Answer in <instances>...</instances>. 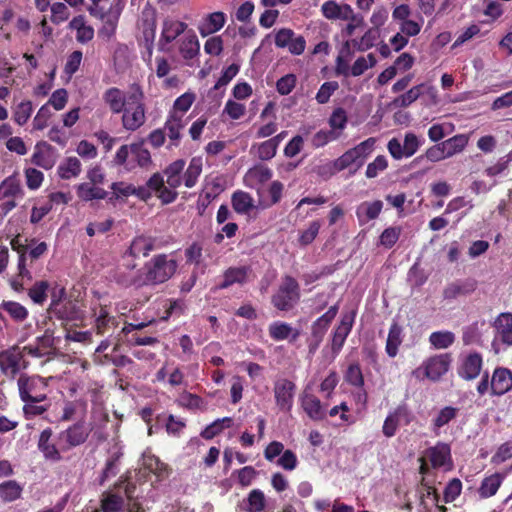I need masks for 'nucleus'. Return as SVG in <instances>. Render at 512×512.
I'll list each match as a JSON object with an SVG mask.
<instances>
[{"label":"nucleus","mask_w":512,"mask_h":512,"mask_svg":"<svg viewBox=\"0 0 512 512\" xmlns=\"http://www.w3.org/2000/svg\"><path fill=\"white\" fill-rule=\"evenodd\" d=\"M420 473L426 474L429 470L428 463L434 469L451 470L453 461L451 448L447 443L438 442L436 445L426 449L425 454L420 459Z\"/></svg>","instance_id":"obj_4"},{"label":"nucleus","mask_w":512,"mask_h":512,"mask_svg":"<svg viewBox=\"0 0 512 512\" xmlns=\"http://www.w3.org/2000/svg\"><path fill=\"white\" fill-rule=\"evenodd\" d=\"M102 99L113 114H119L127 105L128 92L124 93L119 88L111 87L103 93Z\"/></svg>","instance_id":"obj_20"},{"label":"nucleus","mask_w":512,"mask_h":512,"mask_svg":"<svg viewBox=\"0 0 512 512\" xmlns=\"http://www.w3.org/2000/svg\"><path fill=\"white\" fill-rule=\"evenodd\" d=\"M176 269V260L165 254L156 255L144 266L143 283L147 285L164 283L174 275Z\"/></svg>","instance_id":"obj_2"},{"label":"nucleus","mask_w":512,"mask_h":512,"mask_svg":"<svg viewBox=\"0 0 512 512\" xmlns=\"http://www.w3.org/2000/svg\"><path fill=\"white\" fill-rule=\"evenodd\" d=\"M458 409L452 406H446L440 409L432 420V430L439 434V430L456 418Z\"/></svg>","instance_id":"obj_42"},{"label":"nucleus","mask_w":512,"mask_h":512,"mask_svg":"<svg viewBox=\"0 0 512 512\" xmlns=\"http://www.w3.org/2000/svg\"><path fill=\"white\" fill-rule=\"evenodd\" d=\"M179 52L185 60H192L200 53V42L195 33H187L181 40Z\"/></svg>","instance_id":"obj_33"},{"label":"nucleus","mask_w":512,"mask_h":512,"mask_svg":"<svg viewBox=\"0 0 512 512\" xmlns=\"http://www.w3.org/2000/svg\"><path fill=\"white\" fill-rule=\"evenodd\" d=\"M22 196L20 180L12 175L0 183V200H16Z\"/></svg>","instance_id":"obj_30"},{"label":"nucleus","mask_w":512,"mask_h":512,"mask_svg":"<svg viewBox=\"0 0 512 512\" xmlns=\"http://www.w3.org/2000/svg\"><path fill=\"white\" fill-rule=\"evenodd\" d=\"M89 434V430L83 424H75L69 429L63 431L59 435V441L64 442L63 449L77 446L85 442Z\"/></svg>","instance_id":"obj_19"},{"label":"nucleus","mask_w":512,"mask_h":512,"mask_svg":"<svg viewBox=\"0 0 512 512\" xmlns=\"http://www.w3.org/2000/svg\"><path fill=\"white\" fill-rule=\"evenodd\" d=\"M347 121L348 118L345 110L342 108L335 109L329 118L330 130L337 131L341 135L347 125Z\"/></svg>","instance_id":"obj_57"},{"label":"nucleus","mask_w":512,"mask_h":512,"mask_svg":"<svg viewBox=\"0 0 512 512\" xmlns=\"http://www.w3.org/2000/svg\"><path fill=\"white\" fill-rule=\"evenodd\" d=\"M250 276V268L247 266L231 267L223 274V281L218 284V289H226L233 284H244Z\"/></svg>","instance_id":"obj_22"},{"label":"nucleus","mask_w":512,"mask_h":512,"mask_svg":"<svg viewBox=\"0 0 512 512\" xmlns=\"http://www.w3.org/2000/svg\"><path fill=\"white\" fill-rule=\"evenodd\" d=\"M69 28L76 31V40L79 43H87L94 37V29L87 24L82 15L74 17L69 23Z\"/></svg>","instance_id":"obj_29"},{"label":"nucleus","mask_w":512,"mask_h":512,"mask_svg":"<svg viewBox=\"0 0 512 512\" xmlns=\"http://www.w3.org/2000/svg\"><path fill=\"white\" fill-rule=\"evenodd\" d=\"M232 207L238 214L247 215L255 208L252 196L244 191L238 190L232 194Z\"/></svg>","instance_id":"obj_37"},{"label":"nucleus","mask_w":512,"mask_h":512,"mask_svg":"<svg viewBox=\"0 0 512 512\" xmlns=\"http://www.w3.org/2000/svg\"><path fill=\"white\" fill-rule=\"evenodd\" d=\"M503 479L504 476L500 473H494L490 476L485 477L478 490L480 496L483 498H488L495 495Z\"/></svg>","instance_id":"obj_40"},{"label":"nucleus","mask_w":512,"mask_h":512,"mask_svg":"<svg viewBox=\"0 0 512 512\" xmlns=\"http://www.w3.org/2000/svg\"><path fill=\"white\" fill-rule=\"evenodd\" d=\"M51 436L52 430L50 428L43 430L39 437L38 448L46 459L58 461L60 459V453L56 446L51 443Z\"/></svg>","instance_id":"obj_35"},{"label":"nucleus","mask_w":512,"mask_h":512,"mask_svg":"<svg viewBox=\"0 0 512 512\" xmlns=\"http://www.w3.org/2000/svg\"><path fill=\"white\" fill-rule=\"evenodd\" d=\"M22 486L14 480L5 481L0 484V498L5 502H12L20 498Z\"/></svg>","instance_id":"obj_44"},{"label":"nucleus","mask_w":512,"mask_h":512,"mask_svg":"<svg viewBox=\"0 0 512 512\" xmlns=\"http://www.w3.org/2000/svg\"><path fill=\"white\" fill-rule=\"evenodd\" d=\"M31 161L33 164L43 169H51L54 166L55 161L53 159L50 146L46 143H37L31 157Z\"/></svg>","instance_id":"obj_27"},{"label":"nucleus","mask_w":512,"mask_h":512,"mask_svg":"<svg viewBox=\"0 0 512 512\" xmlns=\"http://www.w3.org/2000/svg\"><path fill=\"white\" fill-rule=\"evenodd\" d=\"M203 160L201 157H193L183 175L184 185L192 188L196 185L199 176L202 173Z\"/></svg>","instance_id":"obj_39"},{"label":"nucleus","mask_w":512,"mask_h":512,"mask_svg":"<svg viewBox=\"0 0 512 512\" xmlns=\"http://www.w3.org/2000/svg\"><path fill=\"white\" fill-rule=\"evenodd\" d=\"M321 11L324 17L330 20H356V14L349 4H338L332 0L326 1L322 4Z\"/></svg>","instance_id":"obj_13"},{"label":"nucleus","mask_w":512,"mask_h":512,"mask_svg":"<svg viewBox=\"0 0 512 512\" xmlns=\"http://www.w3.org/2000/svg\"><path fill=\"white\" fill-rule=\"evenodd\" d=\"M154 250V239L148 236L135 237L127 251L125 257L139 258L146 257L151 251Z\"/></svg>","instance_id":"obj_21"},{"label":"nucleus","mask_w":512,"mask_h":512,"mask_svg":"<svg viewBox=\"0 0 512 512\" xmlns=\"http://www.w3.org/2000/svg\"><path fill=\"white\" fill-rule=\"evenodd\" d=\"M374 145L375 139L369 138L354 148L349 149L330 164L331 173L333 174L347 168H352L351 173H355L372 152Z\"/></svg>","instance_id":"obj_3"},{"label":"nucleus","mask_w":512,"mask_h":512,"mask_svg":"<svg viewBox=\"0 0 512 512\" xmlns=\"http://www.w3.org/2000/svg\"><path fill=\"white\" fill-rule=\"evenodd\" d=\"M186 120L185 116L175 113L173 111L169 112V116L165 123V130L168 133V136L171 140H178L180 138V132L185 127Z\"/></svg>","instance_id":"obj_38"},{"label":"nucleus","mask_w":512,"mask_h":512,"mask_svg":"<svg viewBox=\"0 0 512 512\" xmlns=\"http://www.w3.org/2000/svg\"><path fill=\"white\" fill-rule=\"evenodd\" d=\"M196 100L195 93L188 91L180 95L173 103L171 111L184 115L191 108L192 104Z\"/></svg>","instance_id":"obj_50"},{"label":"nucleus","mask_w":512,"mask_h":512,"mask_svg":"<svg viewBox=\"0 0 512 512\" xmlns=\"http://www.w3.org/2000/svg\"><path fill=\"white\" fill-rule=\"evenodd\" d=\"M320 228L321 223L319 220L310 222L306 229L299 232V244L302 246L311 244L317 237Z\"/></svg>","instance_id":"obj_53"},{"label":"nucleus","mask_w":512,"mask_h":512,"mask_svg":"<svg viewBox=\"0 0 512 512\" xmlns=\"http://www.w3.org/2000/svg\"><path fill=\"white\" fill-rule=\"evenodd\" d=\"M75 188L78 198L83 201L101 200L107 196L103 188L90 182L80 183Z\"/></svg>","instance_id":"obj_31"},{"label":"nucleus","mask_w":512,"mask_h":512,"mask_svg":"<svg viewBox=\"0 0 512 512\" xmlns=\"http://www.w3.org/2000/svg\"><path fill=\"white\" fill-rule=\"evenodd\" d=\"M2 308L16 321H23L28 316L27 309L18 302H4Z\"/></svg>","instance_id":"obj_59"},{"label":"nucleus","mask_w":512,"mask_h":512,"mask_svg":"<svg viewBox=\"0 0 512 512\" xmlns=\"http://www.w3.org/2000/svg\"><path fill=\"white\" fill-rule=\"evenodd\" d=\"M376 63L377 59L372 53L357 58L351 66V76L358 77L362 75L365 71L374 67Z\"/></svg>","instance_id":"obj_47"},{"label":"nucleus","mask_w":512,"mask_h":512,"mask_svg":"<svg viewBox=\"0 0 512 512\" xmlns=\"http://www.w3.org/2000/svg\"><path fill=\"white\" fill-rule=\"evenodd\" d=\"M401 333L402 330L398 324L391 325L385 348L390 357H395L398 353V348L402 342Z\"/></svg>","instance_id":"obj_45"},{"label":"nucleus","mask_w":512,"mask_h":512,"mask_svg":"<svg viewBox=\"0 0 512 512\" xmlns=\"http://www.w3.org/2000/svg\"><path fill=\"white\" fill-rule=\"evenodd\" d=\"M122 113V126L127 131H136L146 121V109L144 104V92L137 83L130 85L128 89V102Z\"/></svg>","instance_id":"obj_1"},{"label":"nucleus","mask_w":512,"mask_h":512,"mask_svg":"<svg viewBox=\"0 0 512 512\" xmlns=\"http://www.w3.org/2000/svg\"><path fill=\"white\" fill-rule=\"evenodd\" d=\"M186 28L187 24L182 21L169 17L165 18L162 24L160 41L171 43L181 35Z\"/></svg>","instance_id":"obj_24"},{"label":"nucleus","mask_w":512,"mask_h":512,"mask_svg":"<svg viewBox=\"0 0 512 512\" xmlns=\"http://www.w3.org/2000/svg\"><path fill=\"white\" fill-rule=\"evenodd\" d=\"M247 502L250 512H261L265 508V495L261 490L254 489L249 493Z\"/></svg>","instance_id":"obj_61"},{"label":"nucleus","mask_w":512,"mask_h":512,"mask_svg":"<svg viewBox=\"0 0 512 512\" xmlns=\"http://www.w3.org/2000/svg\"><path fill=\"white\" fill-rule=\"evenodd\" d=\"M122 506V497L109 494L102 500L101 511L96 510L95 512H120Z\"/></svg>","instance_id":"obj_64"},{"label":"nucleus","mask_w":512,"mask_h":512,"mask_svg":"<svg viewBox=\"0 0 512 512\" xmlns=\"http://www.w3.org/2000/svg\"><path fill=\"white\" fill-rule=\"evenodd\" d=\"M401 234V227L393 226L386 228L379 237V244L385 248H391L398 241Z\"/></svg>","instance_id":"obj_58"},{"label":"nucleus","mask_w":512,"mask_h":512,"mask_svg":"<svg viewBox=\"0 0 512 512\" xmlns=\"http://www.w3.org/2000/svg\"><path fill=\"white\" fill-rule=\"evenodd\" d=\"M423 140L419 139L414 133H406L403 143L397 138H392L387 145L388 151L394 159L409 158L413 156Z\"/></svg>","instance_id":"obj_9"},{"label":"nucleus","mask_w":512,"mask_h":512,"mask_svg":"<svg viewBox=\"0 0 512 512\" xmlns=\"http://www.w3.org/2000/svg\"><path fill=\"white\" fill-rule=\"evenodd\" d=\"M48 380L40 376L21 375L18 379L19 394L24 402L39 403L47 397Z\"/></svg>","instance_id":"obj_5"},{"label":"nucleus","mask_w":512,"mask_h":512,"mask_svg":"<svg viewBox=\"0 0 512 512\" xmlns=\"http://www.w3.org/2000/svg\"><path fill=\"white\" fill-rule=\"evenodd\" d=\"M121 10L122 7L120 5V2H117L111 6V8L106 14L101 16L104 24L100 31V34L106 36L107 38H110L114 34L117 27L119 16L121 14Z\"/></svg>","instance_id":"obj_32"},{"label":"nucleus","mask_w":512,"mask_h":512,"mask_svg":"<svg viewBox=\"0 0 512 512\" xmlns=\"http://www.w3.org/2000/svg\"><path fill=\"white\" fill-rule=\"evenodd\" d=\"M421 88H422L421 84L413 86L405 93L396 97L391 102V105L396 108H405V107L410 106L412 103H414L416 100H418L422 96Z\"/></svg>","instance_id":"obj_43"},{"label":"nucleus","mask_w":512,"mask_h":512,"mask_svg":"<svg viewBox=\"0 0 512 512\" xmlns=\"http://www.w3.org/2000/svg\"><path fill=\"white\" fill-rule=\"evenodd\" d=\"M68 101V93L65 89H57L50 96L48 102L45 105L53 107L56 111L64 109Z\"/></svg>","instance_id":"obj_63"},{"label":"nucleus","mask_w":512,"mask_h":512,"mask_svg":"<svg viewBox=\"0 0 512 512\" xmlns=\"http://www.w3.org/2000/svg\"><path fill=\"white\" fill-rule=\"evenodd\" d=\"M300 299L298 282L291 276H285L277 292L272 297L273 305L281 311L292 309Z\"/></svg>","instance_id":"obj_7"},{"label":"nucleus","mask_w":512,"mask_h":512,"mask_svg":"<svg viewBox=\"0 0 512 512\" xmlns=\"http://www.w3.org/2000/svg\"><path fill=\"white\" fill-rule=\"evenodd\" d=\"M469 137L466 134L455 135L442 142L448 158L461 153L467 146Z\"/></svg>","instance_id":"obj_41"},{"label":"nucleus","mask_w":512,"mask_h":512,"mask_svg":"<svg viewBox=\"0 0 512 512\" xmlns=\"http://www.w3.org/2000/svg\"><path fill=\"white\" fill-rule=\"evenodd\" d=\"M185 167V161L182 159L172 162L165 170L166 182L170 188L176 189L181 186L183 181L182 172Z\"/></svg>","instance_id":"obj_36"},{"label":"nucleus","mask_w":512,"mask_h":512,"mask_svg":"<svg viewBox=\"0 0 512 512\" xmlns=\"http://www.w3.org/2000/svg\"><path fill=\"white\" fill-rule=\"evenodd\" d=\"M82 171V164L77 157L65 158L57 167V174L61 179L70 180L77 178Z\"/></svg>","instance_id":"obj_28"},{"label":"nucleus","mask_w":512,"mask_h":512,"mask_svg":"<svg viewBox=\"0 0 512 512\" xmlns=\"http://www.w3.org/2000/svg\"><path fill=\"white\" fill-rule=\"evenodd\" d=\"M295 384L287 379H280L275 382L274 396L280 410L289 412L293 406Z\"/></svg>","instance_id":"obj_11"},{"label":"nucleus","mask_w":512,"mask_h":512,"mask_svg":"<svg viewBox=\"0 0 512 512\" xmlns=\"http://www.w3.org/2000/svg\"><path fill=\"white\" fill-rule=\"evenodd\" d=\"M226 23V15L217 11L207 14L198 24V31L202 37H207L220 31Z\"/></svg>","instance_id":"obj_18"},{"label":"nucleus","mask_w":512,"mask_h":512,"mask_svg":"<svg viewBox=\"0 0 512 512\" xmlns=\"http://www.w3.org/2000/svg\"><path fill=\"white\" fill-rule=\"evenodd\" d=\"M50 284L47 281H37L29 289L28 295L36 304H43L47 299Z\"/></svg>","instance_id":"obj_52"},{"label":"nucleus","mask_w":512,"mask_h":512,"mask_svg":"<svg viewBox=\"0 0 512 512\" xmlns=\"http://www.w3.org/2000/svg\"><path fill=\"white\" fill-rule=\"evenodd\" d=\"M455 130V125L451 122L433 124L428 130V137L433 142H438L445 136L450 135Z\"/></svg>","instance_id":"obj_49"},{"label":"nucleus","mask_w":512,"mask_h":512,"mask_svg":"<svg viewBox=\"0 0 512 512\" xmlns=\"http://www.w3.org/2000/svg\"><path fill=\"white\" fill-rule=\"evenodd\" d=\"M482 366L483 359L481 354L472 352L462 359L458 374L465 380H473L479 376Z\"/></svg>","instance_id":"obj_16"},{"label":"nucleus","mask_w":512,"mask_h":512,"mask_svg":"<svg viewBox=\"0 0 512 512\" xmlns=\"http://www.w3.org/2000/svg\"><path fill=\"white\" fill-rule=\"evenodd\" d=\"M26 366L23 352L19 347L0 352V370L6 376L14 378Z\"/></svg>","instance_id":"obj_10"},{"label":"nucleus","mask_w":512,"mask_h":512,"mask_svg":"<svg viewBox=\"0 0 512 512\" xmlns=\"http://www.w3.org/2000/svg\"><path fill=\"white\" fill-rule=\"evenodd\" d=\"M451 357L448 354H440L426 359L412 375L419 380L427 378L431 381L439 380L449 370Z\"/></svg>","instance_id":"obj_6"},{"label":"nucleus","mask_w":512,"mask_h":512,"mask_svg":"<svg viewBox=\"0 0 512 512\" xmlns=\"http://www.w3.org/2000/svg\"><path fill=\"white\" fill-rule=\"evenodd\" d=\"M455 341L454 333L450 331H436L429 336V342L435 349H446Z\"/></svg>","instance_id":"obj_46"},{"label":"nucleus","mask_w":512,"mask_h":512,"mask_svg":"<svg viewBox=\"0 0 512 512\" xmlns=\"http://www.w3.org/2000/svg\"><path fill=\"white\" fill-rule=\"evenodd\" d=\"M277 149L276 142L271 139L251 147V151H254L255 155L261 160L272 159L276 155Z\"/></svg>","instance_id":"obj_48"},{"label":"nucleus","mask_w":512,"mask_h":512,"mask_svg":"<svg viewBox=\"0 0 512 512\" xmlns=\"http://www.w3.org/2000/svg\"><path fill=\"white\" fill-rule=\"evenodd\" d=\"M376 37L372 30H367L362 37L359 39H352L351 41H347L345 43V47L347 50L349 46L352 45L358 51H366L374 46Z\"/></svg>","instance_id":"obj_51"},{"label":"nucleus","mask_w":512,"mask_h":512,"mask_svg":"<svg viewBox=\"0 0 512 512\" xmlns=\"http://www.w3.org/2000/svg\"><path fill=\"white\" fill-rule=\"evenodd\" d=\"M52 117L51 108L48 105H43L35 115L32 125L35 130H43L47 127L49 119Z\"/></svg>","instance_id":"obj_62"},{"label":"nucleus","mask_w":512,"mask_h":512,"mask_svg":"<svg viewBox=\"0 0 512 512\" xmlns=\"http://www.w3.org/2000/svg\"><path fill=\"white\" fill-rule=\"evenodd\" d=\"M269 335L275 341H294L299 337L300 332L288 323L277 321L270 324Z\"/></svg>","instance_id":"obj_25"},{"label":"nucleus","mask_w":512,"mask_h":512,"mask_svg":"<svg viewBox=\"0 0 512 512\" xmlns=\"http://www.w3.org/2000/svg\"><path fill=\"white\" fill-rule=\"evenodd\" d=\"M419 506L421 512H430L433 508L439 512H445L446 508L438 504L439 497L431 486H423L419 490Z\"/></svg>","instance_id":"obj_23"},{"label":"nucleus","mask_w":512,"mask_h":512,"mask_svg":"<svg viewBox=\"0 0 512 512\" xmlns=\"http://www.w3.org/2000/svg\"><path fill=\"white\" fill-rule=\"evenodd\" d=\"M399 419L400 409H396L387 415L382 427V432L386 437L391 438L396 434L399 425Z\"/></svg>","instance_id":"obj_56"},{"label":"nucleus","mask_w":512,"mask_h":512,"mask_svg":"<svg viewBox=\"0 0 512 512\" xmlns=\"http://www.w3.org/2000/svg\"><path fill=\"white\" fill-rule=\"evenodd\" d=\"M338 312V307L336 305L331 306L328 311L323 314L321 317H319L313 324L311 328V333L313 338L315 339V344L310 347V351L314 352L321 341L323 340V337L332 322V320L335 318Z\"/></svg>","instance_id":"obj_14"},{"label":"nucleus","mask_w":512,"mask_h":512,"mask_svg":"<svg viewBox=\"0 0 512 512\" xmlns=\"http://www.w3.org/2000/svg\"><path fill=\"white\" fill-rule=\"evenodd\" d=\"M33 112L32 102L29 100L22 101L19 103L14 112V121L19 125L23 126L27 123Z\"/></svg>","instance_id":"obj_54"},{"label":"nucleus","mask_w":512,"mask_h":512,"mask_svg":"<svg viewBox=\"0 0 512 512\" xmlns=\"http://www.w3.org/2000/svg\"><path fill=\"white\" fill-rule=\"evenodd\" d=\"M494 329V339L492 348L495 353L500 352V344L512 346V313H500L492 322Z\"/></svg>","instance_id":"obj_8"},{"label":"nucleus","mask_w":512,"mask_h":512,"mask_svg":"<svg viewBox=\"0 0 512 512\" xmlns=\"http://www.w3.org/2000/svg\"><path fill=\"white\" fill-rule=\"evenodd\" d=\"M301 406L313 420H322L325 417V411L321 402L314 395L305 393L301 398Z\"/></svg>","instance_id":"obj_34"},{"label":"nucleus","mask_w":512,"mask_h":512,"mask_svg":"<svg viewBox=\"0 0 512 512\" xmlns=\"http://www.w3.org/2000/svg\"><path fill=\"white\" fill-rule=\"evenodd\" d=\"M354 318L355 314L353 312L346 313L342 316L339 325L336 327L332 338V350L335 355L338 354L343 347L353 327Z\"/></svg>","instance_id":"obj_17"},{"label":"nucleus","mask_w":512,"mask_h":512,"mask_svg":"<svg viewBox=\"0 0 512 512\" xmlns=\"http://www.w3.org/2000/svg\"><path fill=\"white\" fill-rule=\"evenodd\" d=\"M383 203L380 200L372 202H363L356 209V215L360 224H365L371 220L376 219L381 213Z\"/></svg>","instance_id":"obj_26"},{"label":"nucleus","mask_w":512,"mask_h":512,"mask_svg":"<svg viewBox=\"0 0 512 512\" xmlns=\"http://www.w3.org/2000/svg\"><path fill=\"white\" fill-rule=\"evenodd\" d=\"M273 176L270 168L264 165H256L250 168L244 175L243 181L246 187L255 189L259 196L264 184H266Z\"/></svg>","instance_id":"obj_12"},{"label":"nucleus","mask_w":512,"mask_h":512,"mask_svg":"<svg viewBox=\"0 0 512 512\" xmlns=\"http://www.w3.org/2000/svg\"><path fill=\"white\" fill-rule=\"evenodd\" d=\"M512 389V372L504 367L494 370L490 381V392L492 395L501 396Z\"/></svg>","instance_id":"obj_15"},{"label":"nucleus","mask_w":512,"mask_h":512,"mask_svg":"<svg viewBox=\"0 0 512 512\" xmlns=\"http://www.w3.org/2000/svg\"><path fill=\"white\" fill-rule=\"evenodd\" d=\"M339 137L340 133L337 131L319 130L313 135L311 143L313 147L320 148L325 146L329 142L337 140Z\"/></svg>","instance_id":"obj_55"},{"label":"nucleus","mask_w":512,"mask_h":512,"mask_svg":"<svg viewBox=\"0 0 512 512\" xmlns=\"http://www.w3.org/2000/svg\"><path fill=\"white\" fill-rule=\"evenodd\" d=\"M246 113V106L242 103L229 99L223 109L222 114L227 115L232 120H238Z\"/></svg>","instance_id":"obj_60"}]
</instances>
